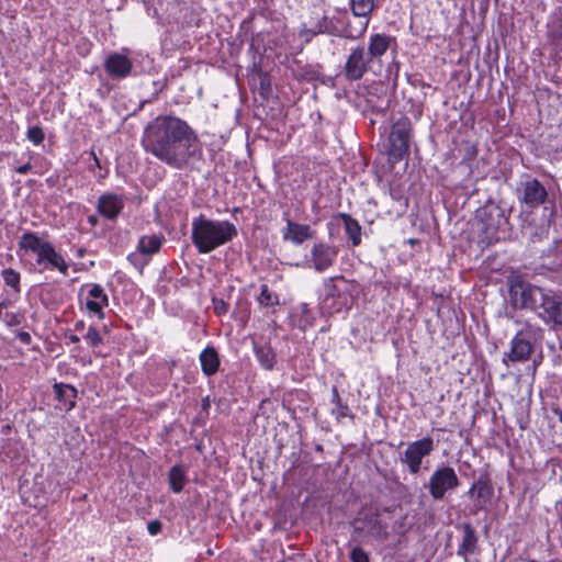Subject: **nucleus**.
I'll use <instances>...</instances> for the list:
<instances>
[{
	"instance_id": "obj_1",
	"label": "nucleus",
	"mask_w": 562,
	"mask_h": 562,
	"mask_svg": "<svg viewBox=\"0 0 562 562\" xmlns=\"http://www.w3.org/2000/svg\"><path fill=\"white\" fill-rule=\"evenodd\" d=\"M140 144L147 154L170 168H191L203 157L198 133L175 115H158L144 128Z\"/></svg>"
},
{
	"instance_id": "obj_2",
	"label": "nucleus",
	"mask_w": 562,
	"mask_h": 562,
	"mask_svg": "<svg viewBox=\"0 0 562 562\" xmlns=\"http://www.w3.org/2000/svg\"><path fill=\"white\" fill-rule=\"evenodd\" d=\"M509 297L515 308L535 312L551 329L562 328L561 292L517 279L509 286Z\"/></svg>"
},
{
	"instance_id": "obj_3",
	"label": "nucleus",
	"mask_w": 562,
	"mask_h": 562,
	"mask_svg": "<svg viewBox=\"0 0 562 562\" xmlns=\"http://www.w3.org/2000/svg\"><path fill=\"white\" fill-rule=\"evenodd\" d=\"M237 236V228L228 221H213L200 215L192 221L191 239L199 254H209Z\"/></svg>"
},
{
	"instance_id": "obj_4",
	"label": "nucleus",
	"mask_w": 562,
	"mask_h": 562,
	"mask_svg": "<svg viewBox=\"0 0 562 562\" xmlns=\"http://www.w3.org/2000/svg\"><path fill=\"white\" fill-rule=\"evenodd\" d=\"M19 248L36 254V262L38 265H45V268L49 269H57L64 276L68 274L69 266L64 257L56 251L50 243L43 240L35 233H24L19 240Z\"/></svg>"
},
{
	"instance_id": "obj_5",
	"label": "nucleus",
	"mask_w": 562,
	"mask_h": 562,
	"mask_svg": "<svg viewBox=\"0 0 562 562\" xmlns=\"http://www.w3.org/2000/svg\"><path fill=\"white\" fill-rule=\"evenodd\" d=\"M542 338V329L530 323L516 333L509 344V350L504 352L503 362L506 366L509 363H519L528 361L535 350V345Z\"/></svg>"
},
{
	"instance_id": "obj_6",
	"label": "nucleus",
	"mask_w": 562,
	"mask_h": 562,
	"mask_svg": "<svg viewBox=\"0 0 562 562\" xmlns=\"http://www.w3.org/2000/svg\"><path fill=\"white\" fill-rule=\"evenodd\" d=\"M412 133L413 125L408 117H401L392 125L389 135V162L395 165L408 154Z\"/></svg>"
},
{
	"instance_id": "obj_7",
	"label": "nucleus",
	"mask_w": 562,
	"mask_h": 562,
	"mask_svg": "<svg viewBox=\"0 0 562 562\" xmlns=\"http://www.w3.org/2000/svg\"><path fill=\"white\" fill-rule=\"evenodd\" d=\"M460 484L454 469L450 465L441 464L429 477L428 491L435 501H441L447 493L456 490Z\"/></svg>"
},
{
	"instance_id": "obj_8",
	"label": "nucleus",
	"mask_w": 562,
	"mask_h": 562,
	"mask_svg": "<svg viewBox=\"0 0 562 562\" xmlns=\"http://www.w3.org/2000/svg\"><path fill=\"white\" fill-rule=\"evenodd\" d=\"M434 450V439L427 436L408 443L404 452L400 454V461L407 467L411 474H417L420 471L423 459L430 456Z\"/></svg>"
},
{
	"instance_id": "obj_9",
	"label": "nucleus",
	"mask_w": 562,
	"mask_h": 562,
	"mask_svg": "<svg viewBox=\"0 0 562 562\" xmlns=\"http://www.w3.org/2000/svg\"><path fill=\"white\" fill-rule=\"evenodd\" d=\"M165 237L161 234L144 235L138 239L137 250L127 256V260L142 273L151 256L161 248Z\"/></svg>"
},
{
	"instance_id": "obj_10",
	"label": "nucleus",
	"mask_w": 562,
	"mask_h": 562,
	"mask_svg": "<svg viewBox=\"0 0 562 562\" xmlns=\"http://www.w3.org/2000/svg\"><path fill=\"white\" fill-rule=\"evenodd\" d=\"M371 59L363 46H357L348 55L342 74L349 81H358L363 78L370 68Z\"/></svg>"
},
{
	"instance_id": "obj_11",
	"label": "nucleus",
	"mask_w": 562,
	"mask_h": 562,
	"mask_svg": "<svg viewBox=\"0 0 562 562\" xmlns=\"http://www.w3.org/2000/svg\"><path fill=\"white\" fill-rule=\"evenodd\" d=\"M338 248L327 243H315L311 249L308 266L317 272H324L334 266L338 256Z\"/></svg>"
},
{
	"instance_id": "obj_12",
	"label": "nucleus",
	"mask_w": 562,
	"mask_h": 562,
	"mask_svg": "<svg viewBox=\"0 0 562 562\" xmlns=\"http://www.w3.org/2000/svg\"><path fill=\"white\" fill-rule=\"evenodd\" d=\"M375 7L374 0H350V8L352 11V14L358 18L366 19L364 22H361L360 25L356 29L348 25L345 29V37L356 40L363 35V33L367 31L368 24H369V18L371 16V13L373 12Z\"/></svg>"
},
{
	"instance_id": "obj_13",
	"label": "nucleus",
	"mask_w": 562,
	"mask_h": 562,
	"mask_svg": "<svg viewBox=\"0 0 562 562\" xmlns=\"http://www.w3.org/2000/svg\"><path fill=\"white\" fill-rule=\"evenodd\" d=\"M355 532H366L378 539H386V527L382 524L379 514L370 513L352 521Z\"/></svg>"
},
{
	"instance_id": "obj_14",
	"label": "nucleus",
	"mask_w": 562,
	"mask_h": 562,
	"mask_svg": "<svg viewBox=\"0 0 562 562\" xmlns=\"http://www.w3.org/2000/svg\"><path fill=\"white\" fill-rule=\"evenodd\" d=\"M106 74L114 79H123L131 75L133 61L121 53H111L103 63Z\"/></svg>"
},
{
	"instance_id": "obj_15",
	"label": "nucleus",
	"mask_w": 562,
	"mask_h": 562,
	"mask_svg": "<svg viewBox=\"0 0 562 562\" xmlns=\"http://www.w3.org/2000/svg\"><path fill=\"white\" fill-rule=\"evenodd\" d=\"M547 189L537 179H529L521 184L520 201L530 209H536L546 202Z\"/></svg>"
},
{
	"instance_id": "obj_16",
	"label": "nucleus",
	"mask_w": 562,
	"mask_h": 562,
	"mask_svg": "<svg viewBox=\"0 0 562 562\" xmlns=\"http://www.w3.org/2000/svg\"><path fill=\"white\" fill-rule=\"evenodd\" d=\"M462 541L458 547L457 554L461 557L464 562H470V557L480 553L479 537L475 529L471 524L467 522L461 526Z\"/></svg>"
},
{
	"instance_id": "obj_17",
	"label": "nucleus",
	"mask_w": 562,
	"mask_h": 562,
	"mask_svg": "<svg viewBox=\"0 0 562 562\" xmlns=\"http://www.w3.org/2000/svg\"><path fill=\"white\" fill-rule=\"evenodd\" d=\"M469 496L474 501L476 510H482L486 507L493 495V487L488 483L486 476H480L473 482L469 490Z\"/></svg>"
},
{
	"instance_id": "obj_18",
	"label": "nucleus",
	"mask_w": 562,
	"mask_h": 562,
	"mask_svg": "<svg viewBox=\"0 0 562 562\" xmlns=\"http://www.w3.org/2000/svg\"><path fill=\"white\" fill-rule=\"evenodd\" d=\"M109 299L100 284H90L86 306L89 312L95 314L100 319L104 317L103 308L108 306Z\"/></svg>"
},
{
	"instance_id": "obj_19",
	"label": "nucleus",
	"mask_w": 562,
	"mask_h": 562,
	"mask_svg": "<svg viewBox=\"0 0 562 562\" xmlns=\"http://www.w3.org/2000/svg\"><path fill=\"white\" fill-rule=\"evenodd\" d=\"M315 232L310 225L299 224L291 220L286 222V226L283 229L282 237L284 240H290L295 245H301L305 240L312 239Z\"/></svg>"
},
{
	"instance_id": "obj_20",
	"label": "nucleus",
	"mask_w": 562,
	"mask_h": 562,
	"mask_svg": "<svg viewBox=\"0 0 562 562\" xmlns=\"http://www.w3.org/2000/svg\"><path fill=\"white\" fill-rule=\"evenodd\" d=\"M124 202L121 196L116 194H103L99 198L98 212L109 218L114 220L121 213Z\"/></svg>"
},
{
	"instance_id": "obj_21",
	"label": "nucleus",
	"mask_w": 562,
	"mask_h": 562,
	"mask_svg": "<svg viewBox=\"0 0 562 562\" xmlns=\"http://www.w3.org/2000/svg\"><path fill=\"white\" fill-rule=\"evenodd\" d=\"M55 397L58 401L59 409L65 412L71 411L76 406L77 390L70 384L55 383L53 385Z\"/></svg>"
},
{
	"instance_id": "obj_22",
	"label": "nucleus",
	"mask_w": 562,
	"mask_h": 562,
	"mask_svg": "<svg viewBox=\"0 0 562 562\" xmlns=\"http://www.w3.org/2000/svg\"><path fill=\"white\" fill-rule=\"evenodd\" d=\"M392 37L386 34H372L369 38L367 55L371 61L380 59L390 48Z\"/></svg>"
},
{
	"instance_id": "obj_23",
	"label": "nucleus",
	"mask_w": 562,
	"mask_h": 562,
	"mask_svg": "<svg viewBox=\"0 0 562 562\" xmlns=\"http://www.w3.org/2000/svg\"><path fill=\"white\" fill-rule=\"evenodd\" d=\"M256 359L265 370H272L277 363V355L270 344L266 341H254Z\"/></svg>"
},
{
	"instance_id": "obj_24",
	"label": "nucleus",
	"mask_w": 562,
	"mask_h": 562,
	"mask_svg": "<svg viewBox=\"0 0 562 562\" xmlns=\"http://www.w3.org/2000/svg\"><path fill=\"white\" fill-rule=\"evenodd\" d=\"M326 295L323 300V308L331 314L336 312H340L344 306H346V302L341 301L340 293L336 284L333 283V279H329L325 284Z\"/></svg>"
},
{
	"instance_id": "obj_25",
	"label": "nucleus",
	"mask_w": 562,
	"mask_h": 562,
	"mask_svg": "<svg viewBox=\"0 0 562 562\" xmlns=\"http://www.w3.org/2000/svg\"><path fill=\"white\" fill-rule=\"evenodd\" d=\"M330 21L327 15H323L312 27H307L303 24L299 30V37L303 40L305 44L310 43L316 35L330 33L329 31Z\"/></svg>"
},
{
	"instance_id": "obj_26",
	"label": "nucleus",
	"mask_w": 562,
	"mask_h": 562,
	"mask_svg": "<svg viewBox=\"0 0 562 562\" xmlns=\"http://www.w3.org/2000/svg\"><path fill=\"white\" fill-rule=\"evenodd\" d=\"M202 371L205 375H214L220 367V357L214 347H206L200 353Z\"/></svg>"
},
{
	"instance_id": "obj_27",
	"label": "nucleus",
	"mask_w": 562,
	"mask_h": 562,
	"mask_svg": "<svg viewBox=\"0 0 562 562\" xmlns=\"http://www.w3.org/2000/svg\"><path fill=\"white\" fill-rule=\"evenodd\" d=\"M339 217L342 220L345 225V232L351 239L352 246H359L361 243V226L357 220L346 213H340Z\"/></svg>"
},
{
	"instance_id": "obj_28",
	"label": "nucleus",
	"mask_w": 562,
	"mask_h": 562,
	"mask_svg": "<svg viewBox=\"0 0 562 562\" xmlns=\"http://www.w3.org/2000/svg\"><path fill=\"white\" fill-rule=\"evenodd\" d=\"M333 401L335 402V407L331 408V414L338 422L346 417L353 418V415L350 412L348 405L341 403L339 393L336 387L333 389Z\"/></svg>"
},
{
	"instance_id": "obj_29",
	"label": "nucleus",
	"mask_w": 562,
	"mask_h": 562,
	"mask_svg": "<svg viewBox=\"0 0 562 562\" xmlns=\"http://www.w3.org/2000/svg\"><path fill=\"white\" fill-rule=\"evenodd\" d=\"M184 472L179 465H175L169 471L170 487L175 493H180L184 486Z\"/></svg>"
},
{
	"instance_id": "obj_30",
	"label": "nucleus",
	"mask_w": 562,
	"mask_h": 562,
	"mask_svg": "<svg viewBox=\"0 0 562 562\" xmlns=\"http://www.w3.org/2000/svg\"><path fill=\"white\" fill-rule=\"evenodd\" d=\"M0 319L7 325V326H16L21 324V315L11 311H8L7 304L1 302L0 303Z\"/></svg>"
},
{
	"instance_id": "obj_31",
	"label": "nucleus",
	"mask_w": 562,
	"mask_h": 562,
	"mask_svg": "<svg viewBox=\"0 0 562 562\" xmlns=\"http://www.w3.org/2000/svg\"><path fill=\"white\" fill-rule=\"evenodd\" d=\"M549 36L555 45L562 47V14L549 25Z\"/></svg>"
},
{
	"instance_id": "obj_32",
	"label": "nucleus",
	"mask_w": 562,
	"mask_h": 562,
	"mask_svg": "<svg viewBox=\"0 0 562 562\" xmlns=\"http://www.w3.org/2000/svg\"><path fill=\"white\" fill-rule=\"evenodd\" d=\"M1 274L8 286H11L15 292H20L21 276L18 271L12 268H7L2 270Z\"/></svg>"
},
{
	"instance_id": "obj_33",
	"label": "nucleus",
	"mask_w": 562,
	"mask_h": 562,
	"mask_svg": "<svg viewBox=\"0 0 562 562\" xmlns=\"http://www.w3.org/2000/svg\"><path fill=\"white\" fill-rule=\"evenodd\" d=\"M258 302L265 306H274L279 304V297L276 293L269 290L267 284H262L260 288Z\"/></svg>"
},
{
	"instance_id": "obj_34",
	"label": "nucleus",
	"mask_w": 562,
	"mask_h": 562,
	"mask_svg": "<svg viewBox=\"0 0 562 562\" xmlns=\"http://www.w3.org/2000/svg\"><path fill=\"white\" fill-rule=\"evenodd\" d=\"M26 138L34 145H40L45 139L44 131L41 126H32L26 132Z\"/></svg>"
},
{
	"instance_id": "obj_35",
	"label": "nucleus",
	"mask_w": 562,
	"mask_h": 562,
	"mask_svg": "<svg viewBox=\"0 0 562 562\" xmlns=\"http://www.w3.org/2000/svg\"><path fill=\"white\" fill-rule=\"evenodd\" d=\"M83 338L91 347H98L103 342V338L94 326H90Z\"/></svg>"
},
{
	"instance_id": "obj_36",
	"label": "nucleus",
	"mask_w": 562,
	"mask_h": 562,
	"mask_svg": "<svg viewBox=\"0 0 562 562\" xmlns=\"http://www.w3.org/2000/svg\"><path fill=\"white\" fill-rule=\"evenodd\" d=\"M351 562H370L367 552L360 548L355 547L350 552Z\"/></svg>"
},
{
	"instance_id": "obj_37",
	"label": "nucleus",
	"mask_w": 562,
	"mask_h": 562,
	"mask_svg": "<svg viewBox=\"0 0 562 562\" xmlns=\"http://www.w3.org/2000/svg\"><path fill=\"white\" fill-rule=\"evenodd\" d=\"M212 303H213V310H214V313L218 316L221 315H224L227 313L228 311V304L222 300V299H213L212 300Z\"/></svg>"
},
{
	"instance_id": "obj_38",
	"label": "nucleus",
	"mask_w": 562,
	"mask_h": 562,
	"mask_svg": "<svg viewBox=\"0 0 562 562\" xmlns=\"http://www.w3.org/2000/svg\"><path fill=\"white\" fill-rule=\"evenodd\" d=\"M161 522L159 520H151L147 525V530L151 536H156L161 531Z\"/></svg>"
},
{
	"instance_id": "obj_39",
	"label": "nucleus",
	"mask_w": 562,
	"mask_h": 562,
	"mask_svg": "<svg viewBox=\"0 0 562 562\" xmlns=\"http://www.w3.org/2000/svg\"><path fill=\"white\" fill-rule=\"evenodd\" d=\"M16 338L24 345H30L32 341L31 335L27 331H19Z\"/></svg>"
},
{
	"instance_id": "obj_40",
	"label": "nucleus",
	"mask_w": 562,
	"mask_h": 562,
	"mask_svg": "<svg viewBox=\"0 0 562 562\" xmlns=\"http://www.w3.org/2000/svg\"><path fill=\"white\" fill-rule=\"evenodd\" d=\"M498 225H499L498 223L486 224L484 229H485L486 234L494 236L497 233Z\"/></svg>"
},
{
	"instance_id": "obj_41",
	"label": "nucleus",
	"mask_w": 562,
	"mask_h": 562,
	"mask_svg": "<svg viewBox=\"0 0 562 562\" xmlns=\"http://www.w3.org/2000/svg\"><path fill=\"white\" fill-rule=\"evenodd\" d=\"M32 169V165L30 162H26L15 169L18 173L25 175Z\"/></svg>"
},
{
	"instance_id": "obj_42",
	"label": "nucleus",
	"mask_w": 562,
	"mask_h": 562,
	"mask_svg": "<svg viewBox=\"0 0 562 562\" xmlns=\"http://www.w3.org/2000/svg\"><path fill=\"white\" fill-rule=\"evenodd\" d=\"M542 358H543L542 353H539L536 358H533V360H532L533 373L536 372L538 366L541 363Z\"/></svg>"
},
{
	"instance_id": "obj_43",
	"label": "nucleus",
	"mask_w": 562,
	"mask_h": 562,
	"mask_svg": "<svg viewBox=\"0 0 562 562\" xmlns=\"http://www.w3.org/2000/svg\"><path fill=\"white\" fill-rule=\"evenodd\" d=\"M85 329V322L78 321L75 323V330L76 331H82Z\"/></svg>"
},
{
	"instance_id": "obj_44",
	"label": "nucleus",
	"mask_w": 562,
	"mask_h": 562,
	"mask_svg": "<svg viewBox=\"0 0 562 562\" xmlns=\"http://www.w3.org/2000/svg\"><path fill=\"white\" fill-rule=\"evenodd\" d=\"M210 405H211V403H210L209 396L204 397L202 400V408H203V411H207L210 408Z\"/></svg>"
},
{
	"instance_id": "obj_45",
	"label": "nucleus",
	"mask_w": 562,
	"mask_h": 562,
	"mask_svg": "<svg viewBox=\"0 0 562 562\" xmlns=\"http://www.w3.org/2000/svg\"><path fill=\"white\" fill-rule=\"evenodd\" d=\"M67 337H68L69 341L72 342V344H77V342L80 341V338L77 335L70 334Z\"/></svg>"
},
{
	"instance_id": "obj_46",
	"label": "nucleus",
	"mask_w": 562,
	"mask_h": 562,
	"mask_svg": "<svg viewBox=\"0 0 562 562\" xmlns=\"http://www.w3.org/2000/svg\"><path fill=\"white\" fill-rule=\"evenodd\" d=\"M552 412L558 416L559 420L562 423V409L559 407H555L552 409Z\"/></svg>"
},
{
	"instance_id": "obj_47",
	"label": "nucleus",
	"mask_w": 562,
	"mask_h": 562,
	"mask_svg": "<svg viewBox=\"0 0 562 562\" xmlns=\"http://www.w3.org/2000/svg\"><path fill=\"white\" fill-rule=\"evenodd\" d=\"M85 252H86L85 248H79L77 251V255H78V257H83Z\"/></svg>"
},
{
	"instance_id": "obj_48",
	"label": "nucleus",
	"mask_w": 562,
	"mask_h": 562,
	"mask_svg": "<svg viewBox=\"0 0 562 562\" xmlns=\"http://www.w3.org/2000/svg\"><path fill=\"white\" fill-rule=\"evenodd\" d=\"M92 155H93V159H94L95 166L100 168L101 167L100 166V160L98 159V157L94 154H92Z\"/></svg>"
},
{
	"instance_id": "obj_49",
	"label": "nucleus",
	"mask_w": 562,
	"mask_h": 562,
	"mask_svg": "<svg viewBox=\"0 0 562 562\" xmlns=\"http://www.w3.org/2000/svg\"><path fill=\"white\" fill-rule=\"evenodd\" d=\"M89 222L94 225L97 223V218L94 216H90Z\"/></svg>"
},
{
	"instance_id": "obj_50",
	"label": "nucleus",
	"mask_w": 562,
	"mask_h": 562,
	"mask_svg": "<svg viewBox=\"0 0 562 562\" xmlns=\"http://www.w3.org/2000/svg\"><path fill=\"white\" fill-rule=\"evenodd\" d=\"M485 214H486V211H481V212H479L477 216L482 218L483 215H485Z\"/></svg>"
},
{
	"instance_id": "obj_51",
	"label": "nucleus",
	"mask_w": 562,
	"mask_h": 562,
	"mask_svg": "<svg viewBox=\"0 0 562 562\" xmlns=\"http://www.w3.org/2000/svg\"><path fill=\"white\" fill-rule=\"evenodd\" d=\"M302 307H303V312H305L306 311V304H304Z\"/></svg>"
}]
</instances>
